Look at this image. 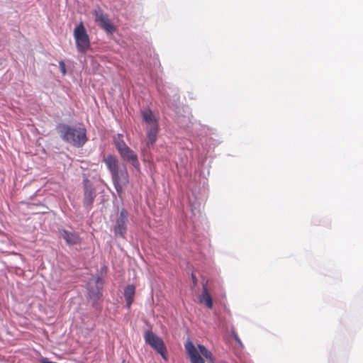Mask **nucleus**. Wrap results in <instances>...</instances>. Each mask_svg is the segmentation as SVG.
Listing matches in <instances>:
<instances>
[{
  "mask_svg": "<svg viewBox=\"0 0 363 363\" xmlns=\"http://www.w3.org/2000/svg\"><path fill=\"white\" fill-rule=\"evenodd\" d=\"M57 131L65 142L77 147H82L87 141L86 130L82 125L60 123L57 126Z\"/></svg>",
  "mask_w": 363,
  "mask_h": 363,
  "instance_id": "1",
  "label": "nucleus"
},
{
  "mask_svg": "<svg viewBox=\"0 0 363 363\" xmlns=\"http://www.w3.org/2000/svg\"><path fill=\"white\" fill-rule=\"evenodd\" d=\"M184 348L188 354L191 363H205L202 356L208 361L213 357V354L204 345L199 344L196 348L194 343L188 340Z\"/></svg>",
  "mask_w": 363,
  "mask_h": 363,
  "instance_id": "2",
  "label": "nucleus"
},
{
  "mask_svg": "<svg viewBox=\"0 0 363 363\" xmlns=\"http://www.w3.org/2000/svg\"><path fill=\"white\" fill-rule=\"evenodd\" d=\"M74 38L79 52L85 53L90 48V40L83 23L77 25L74 29Z\"/></svg>",
  "mask_w": 363,
  "mask_h": 363,
  "instance_id": "3",
  "label": "nucleus"
},
{
  "mask_svg": "<svg viewBox=\"0 0 363 363\" xmlns=\"http://www.w3.org/2000/svg\"><path fill=\"white\" fill-rule=\"evenodd\" d=\"M144 339L145 343L149 345L152 349L159 353L165 361L168 359L167 355V347L161 337L155 335L152 331L147 330L145 333Z\"/></svg>",
  "mask_w": 363,
  "mask_h": 363,
  "instance_id": "4",
  "label": "nucleus"
},
{
  "mask_svg": "<svg viewBox=\"0 0 363 363\" xmlns=\"http://www.w3.org/2000/svg\"><path fill=\"white\" fill-rule=\"evenodd\" d=\"M104 281L101 277L93 278L88 284V298L93 306L102 298Z\"/></svg>",
  "mask_w": 363,
  "mask_h": 363,
  "instance_id": "5",
  "label": "nucleus"
},
{
  "mask_svg": "<svg viewBox=\"0 0 363 363\" xmlns=\"http://www.w3.org/2000/svg\"><path fill=\"white\" fill-rule=\"evenodd\" d=\"M93 15L95 22L108 35H111L116 32V26L111 23L108 16L103 12L100 7H97L93 11Z\"/></svg>",
  "mask_w": 363,
  "mask_h": 363,
  "instance_id": "6",
  "label": "nucleus"
},
{
  "mask_svg": "<svg viewBox=\"0 0 363 363\" xmlns=\"http://www.w3.org/2000/svg\"><path fill=\"white\" fill-rule=\"evenodd\" d=\"M114 187L120 196L129 184V176L126 167L123 165L122 168L111 174Z\"/></svg>",
  "mask_w": 363,
  "mask_h": 363,
  "instance_id": "7",
  "label": "nucleus"
},
{
  "mask_svg": "<svg viewBox=\"0 0 363 363\" xmlns=\"http://www.w3.org/2000/svg\"><path fill=\"white\" fill-rule=\"evenodd\" d=\"M128 217V212L126 209L122 208L113 227V231L116 236L125 238L127 232Z\"/></svg>",
  "mask_w": 363,
  "mask_h": 363,
  "instance_id": "8",
  "label": "nucleus"
},
{
  "mask_svg": "<svg viewBox=\"0 0 363 363\" xmlns=\"http://www.w3.org/2000/svg\"><path fill=\"white\" fill-rule=\"evenodd\" d=\"M59 233L60 236L64 239L66 244L69 246L81 243L82 239L79 233L74 230L61 229Z\"/></svg>",
  "mask_w": 363,
  "mask_h": 363,
  "instance_id": "9",
  "label": "nucleus"
},
{
  "mask_svg": "<svg viewBox=\"0 0 363 363\" xmlns=\"http://www.w3.org/2000/svg\"><path fill=\"white\" fill-rule=\"evenodd\" d=\"M118 153L123 160L130 163L136 169H140V163L138 159V155L129 147H125V149H123Z\"/></svg>",
  "mask_w": 363,
  "mask_h": 363,
  "instance_id": "10",
  "label": "nucleus"
},
{
  "mask_svg": "<svg viewBox=\"0 0 363 363\" xmlns=\"http://www.w3.org/2000/svg\"><path fill=\"white\" fill-rule=\"evenodd\" d=\"M141 116L143 122L145 123V127H153L159 125L157 118L150 109L145 108L142 110Z\"/></svg>",
  "mask_w": 363,
  "mask_h": 363,
  "instance_id": "11",
  "label": "nucleus"
},
{
  "mask_svg": "<svg viewBox=\"0 0 363 363\" xmlns=\"http://www.w3.org/2000/svg\"><path fill=\"white\" fill-rule=\"evenodd\" d=\"M102 161L106 164L111 175L122 168V167H119L117 158L112 155L104 156Z\"/></svg>",
  "mask_w": 363,
  "mask_h": 363,
  "instance_id": "12",
  "label": "nucleus"
},
{
  "mask_svg": "<svg viewBox=\"0 0 363 363\" xmlns=\"http://www.w3.org/2000/svg\"><path fill=\"white\" fill-rule=\"evenodd\" d=\"M146 129V146L150 147L152 146L157 139L159 132V125L153 127H145Z\"/></svg>",
  "mask_w": 363,
  "mask_h": 363,
  "instance_id": "13",
  "label": "nucleus"
},
{
  "mask_svg": "<svg viewBox=\"0 0 363 363\" xmlns=\"http://www.w3.org/2000/svg\"><path fill=\"white\" fill-rule=\"evenodd\" d=\"M96 197L95 190L91 186L85 184L84 194V205L85 206H91Z\"/></svg>",
  "mask_w": 363,
  "mask_h": 363,
  "instance_id": "14",
  "label": "nucleus"
},
{
  "mask_svg": "<svg viewBox=\"0 0 363 363\" xmlns=\"http://www.w3.org/2000/svg\"><path fill=\"white\" fill-rule=\"evenodd\" d=\"M135 294V287L133 284L128 285L124 289V298L125 299L126 307L129 309L134 301Z\"/></svg>",
  "mask_w": 363,
  "mask_h": 363,
  "instance_id": "15",
  "label": "nucleus"
},
{
  "mask_svg": "<svg viewBox=\"0 0 363 363\" xmlns=\"http://www.w3.org/2000/svg\"><path fill=\"white\" fill-rule=\"evenodd\" d=\"M199 301L201 303H204L208 308H212L213 307L212 298L208 293L206 285L203 286V293L199 296Z\"/></svg>",
  "mask_w": 363,
  "mask_h": 363,
  "instance_id": "16",
  "label": "nucleus"
},
{
  "mask_svg": "<svg viewBox=\"0 0 363 363\" xmlns=\"http://www.w3.org/2000/svg\"><path fill=\"white\" fill-rule=\"evenodd\" d=\"M113 141L118 152L128 147L124 142L123 135L122 134L118 133L113 136Z\"/></svg>",
  "mask_w": 363,
  "mask_h": 363,
  "instance_id": "17",
  "label": "nucleus"
},
{
  "mask_svg": "<svg viewBox=\"0 0 363 363\" xmlns=\"http://www.w3.org/2000/svg\"><path fill=\"white\" fill-rule=\"evenodd\" d=\"M158 91L164 96V99H162V102L166 103L169 106V94H168L167 91L165 89H164V88L161 89L160 87H158Z\"/></svg>",
  "mask_w": 363,
  "mask_h": 363,
  "instance_id": "18",
  "label": "nucleus"
},
{
  "mask_svg": "<svg viewBox=\"0 0 363 363\" xmlns=\"http://www.w3.org/2000/svg\"><path fill=\"white\" fill-rule=\"evenodd\" d=\"M232 335L236 342L240 346V347L243 348L244 346L242 342H241L240 337L234 330L232 332Z\"/></svg>",
  "mask_w": 363,
  "mask_h": 363,
  "instance_id": "19",
  "label": "nucleus"
},
{
  "mask_svg": "<svg viewBox=\"0 0 363 363\" xmlns=\"http://www.w3.org/2000/svg\"><path fill=\"white\" fill-rule=\"evenodd\" d=\"M191 212H192V214L194 215V216L196 218V217H199L201 216V210H200V207L199 206L198 208L194 206V208H191Z\"/></svg>",
  "mask_w": 363,
  "mask_h": 363,
  "instance_id": "20",
  "label": "nucleus"
},
{
  "mask_svg": "<svg viewBox=\"0 0 363 363\" xmlns=\"http://www.w3.org/2000/svg\"><path fill=\"white\" fill-rule=\"evenodd\" d=\"M59 66H60V69L62 74L63 75H65L67 73V69H66V65H65V63L64 62V61H62V60L60 61L59 62Z\"/></svg>",
  "mask_w": 363,
  "mask_h": 363,
  "instance_id": "21",
  "label": "nucleus"
},
{
  "mask_svg": "<svg viewBox=\"0 0 363 363\" xmlns=\"http://www.w3.org/2000/svg\"><path fill=\"white\" fill-rule=\"evenodd\" d=\"M191 279H192V282H193L194 286H196V283H197V279H196V276L193 273L191 274Z\"/></svg>",
  "mask_w": 363,
  "mask_h": 363,
  "instance_id": "22",
  "label": "nucleus"
},
{
  "mask_svg": "<svg viewBox=\"0 0 363 363\" xmlns=\"http://www.w3.org/2000/svg\"><path fill=\"white\" fill-rule=\"evenodd\" d=\"M208 363H215V359L213 357L212 359L208 360Z\"/></svg>",
  "mask_w": 363,
  "mask_h": 363,
  "instance_id": "23",
  "label": "nucleus"
}]
</instances>
